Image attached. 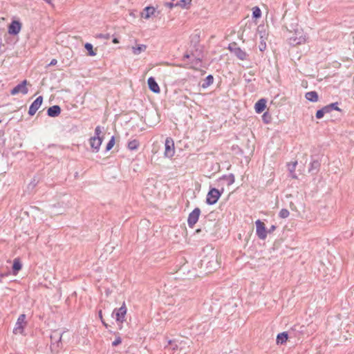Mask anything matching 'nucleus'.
Instances as JSON below:
<instances>
[{"mask_svg": "<svg viewBox=\"0 0 354 354\" xmlns=\"http://www.w3.org/2000/svg\"><path fill=\"white\" fill-rule=\"evenodd\" d=\"M63 333L59 330H54L50 336L51 345L50 349L53 352H58L59 348L62 346V337Z\"/></svg>", "mask_w": 354, "mask_h": 354, "instance_id": "obj_1", "label": "nucleus"}, {"mask_svg": "<svg viewBox=\"0 0 354 354\" xmlns=\"http://www.w3.org/2000/svg\"><path fill=\"white\" fill-rule=\"evenodd\" d=\"M227 49L241 61L247 60L249 55L240 47L236 42H232L228 45Z\"/></svg>", "mask_w": 354, "mask_h": 354, "instance_id": "obj_2", "label": "nucleus"}, {"mask_svg": "<svg viewBox=\"0 0 354 354\" xmlns=\"http://www.w3.org/2000/svg\"><path fill=\"white\" fill-rule=\"evenodd\" d=\"M223 192V189H222L221 191H219L218 189L214 187L210 188L207 194L206 203L209 205L216 204L221 197Z\"/></svg>", "mask_w": 354, "mask_h": 354, "instance_id": "obj_3", "label": "nucleus"}, {"mask_svg": "<svg viewBox=\"0 0 354 354\" xmlns=\"http://www.w3.org/2000/svg\"><path fill=\"white\" fill-rule=\"evenodd\" d=\"M127 314V307L125 303L123 302L122 306L119 308H115L113 315L115 316L116 322L120 323L119 328H122V324L125 321V315Z\"/></svg>", "mask_w": 354, "mask_h": 354, "instance_id": "obj_4", "label": "nucleus"}, {"mask_svg": "<svg viewBox=\"0 0 354 354\" xmlns=\"http://www.w3.org/2000/svg\"><path fill=\"white\" fill-rule=\"evenodd\" d=\"M289 44L292 46L301 44L306 41V36L301 30H295V32L292 36L289 37Z\"/></svg>", "mask_w": 354, "mask_h": 354, "instance_id": "obj_5", "label": "nucleus"}, {"mask_svg": "<svg viewBox=\"0 0 354 354\" xmlns=\"http://www.w3.org/2000/svg\"><path fill=\"white\" fill-rule=\"evenodd\" d=\"M26 326V315L21 314L19 316V317L17 319V321L16 323V326L13 329V333L15 334H18V333L22 334Z\"/></svg>", "mask_w": 354, "mask_h": 354, "instance_id": "obj_6", "label": "nucleus"}, {"mask_svg": "<svg viewBox=\"0 0 354 354\" xmlns=\"http://www.w3.org/2000/svg\"><path fill=\"white\" fill-rule=\"evenodd\" d=\"M201 212L200 208L196 207L192 212L189 213L187 218V223L189 227L192 228L198 222Z\"/></svg>", "mask_w": 354, "mask_h": 354, "instance_id": "obj_7", "label": "nucleus"}, {"mask_svg": "<svg viewBox=\"0 0 354 354\" xmlns=\"http://www.w3.org/2000/svg\"><path fill=\"white\" fill-rule=\"evenodd\" d=\"M255 224L257 227L256 232L259 239L261 240L266 239V238L267 237V230L264 223L262 222L261 220H257L255 222Z\"/></svg>", "mask_w": 354, "mask_h": 354, "instance_id": "obj_8", "label": "nucleus"}, {"mask_svg": "<svg viewBox=\"0 0 354 354\" xmlns=\"http://www.w3.org/2000/svg\"><path fill=\"white\" fill-rule=\"evenodd\" d=\"M27 83V80H24L21 83L18 84L10 91L11 95H15L19 93H21L24 95L27 94L28 92V89L26 86Z\"/></svg>", "mask_w": 354, "mask_h": 354, "instance_id": "obj_9", "label": "nucleus"}, {"mask_svg": "<svg viewBox=\"0 0 354 354\" xmlns=\"http://www.w3.org/2000/svg\"><path fill=\"white\" fill-rule=\"evenodd\" d=\"M165 155L166 157L171 158L174 155V142L172 138H167L165 140Z\"/></svg>", "mask_w": 354, "mask_h": 354, "instance_id": "obj_10", "label": "nucleus"}, {"mask_svg": "<svg viewBox=\"0 0 354 354\" xmlns=\"http://www.w3.org/2000/svg\"><path fill=\"white\" fill-rule=\"evenodd\" d=\"M320 167L321 159L319 157L315 158L313 156H312V160L308 168V172L311 173L312 174H317L320 169Z\"/></svg>", "mask_w": 354, "mask_h": 354, "instance_id": "obj_11", "label": "nucleus"}, {"mask_svg": "<svg viewBox=\"0 0 354 354\" xmlns=\"http://www.w3.org/2000/svg\"><path fill=\"white\" fill-rule=\"evenodd\" d=\"M43 102V97L39 96L37 97L34 102L30 104L28 110V114L30 116H32L35 114L37 110L40 108L41 104Z\"/></svg>", "mask_w": 354, "mask_h": 354, "instance_id": "obj_12", "label": "nucleus"}, {"mask_svg": "<svg viewBox=\"0 0 354 354\" xmlns=\"http://www.w3.org/2000/svg\"><path fill=\"white\" fill-rule=\"evenodd\" d=\"M201 265H205L207 268H209V272H211L212 269H216V258L214 256H212L210 258H209L207 256H205L203 259H201Z\"/></svg>", "mask_w": 354, "mask_h": 354, "instance_id": "obj_13", "label": "nucleus"}, {"mask_svg": "<svg viewBox=\"0 0 354 354\" xmlns=\"http://www.w3.org/2000/svg\"><path fill=\"white\" fill-rule=\"evenodd\" d=\"M21 29V23L19 21H12L8 26V33L11 35H17Z\"/></svg>", "mask_w": 354, "mask_h": 354, "instance_id": "obj_14", "label": "nucleus"}, {"mask_svg": "<svg viewBox=\"0 0 354 354\" xmlns=\"http://www.w3.org/2000/svg\"><path fill=\"white\" fill-rule=\"evenodd\" d=\"M147 84L149 90L154 93H159L160 92V87L153 77H150L147 80Z\"/></svg>", "mask_w": 354, "mask_h": 354, "instance_id": "obj_15", "label": "nucleus"}, {"mask_svg": "<svg viewBox=\"0 0 354 354\" xmlns=\"http://www.w3.org/2000/svg\"><path fill=\"white\" fill-rule=\"evenodd\" d=\"M103 138L101 137H91L90 138V145L94 151L97 152L102 145Z\"/></svg>", "mask_w": 354, "mask_h": 354, "instance_id": "obj_16", "label": "nucleus"}, {"mask_svg": "<svg viewBox=\"0 0 354 354\" xmlns=\"http://www.w3.org/2000/svg\"><path fill=\"white\" fill-rule=\"evenodd\" d=\"M61 111V108L59 105H53L48 109L47 115L49 117L55 118L60 114Z\"/></svg>", "mask_w": 354, "mask_h": 354, "instance_id": "obj_17", "label": "nucleus"}, {"mask_svg": "<svg viewBox=\"0 0 354 354\" xmlns=\"http://www.w3.org/2000/svg\"><path fill=\"white\" fill-rule=\"evenodd\" d=\"M266 102L267 101L264 98L259 100L254 105L255 111L257 113H262L266 108Z\"/></svg>", "mask_w": 354, "mask_h": 354, "instance_id": "obj_18", "label": "nucleus"}, {"mask_svg": "<svg viewBox=\"0 0 354 354\" xmlns=\"http://www.w3.org/2000/svg\"><path fill=\"white\" fill-rule=\"evenodd\" d=\"M305 97L306 100L312 102H316L319 100L318 93L315 91L307 92L305 95Z\"/></svg>", "mask_w": 354, "mask_h": 354, "instance_id": "obj_19", "label": "nucleus"}, {"mask_svg": "<svg viewBox=\"0 0 354 354\" xmlns=\"http://www.w3.org/2000/svg\"><path fill=\"white\" fill-rule=\"evenodd\" d=\"M155 10H156L153 6H147L141 14L142 17L145 19H149L151 15L154 14Z\"/></svg>", "mask_w": 354, "mask_h": 354, "instance_id": "obj_20", "label": "nucleus"}, {"mask_svg": "<svg viewBox=\"0 0 354 354\" xmlns=\"http://www.w3.org/2000/svg\"><path fill=\"white\" fill-rule=\"evenodd\" d=\"M22 268V264L19 258H16L13 261L12 264V273L16 275Z\"/></svg>", "mask_w": 354, "mask_h": 354, "instance_id": "obj_21", "label": "nucleus"}, {"mask_svg": "<svg viewBox=\"0 0 354 354\" xmlns=\"http://www.w3.org/2000/svg\"><path fill=\"white\" fill-rule=\"evenodd\" d=\"M288 338V334L287 332H283L279 333L277 336V344H285Z\"/></svg>", "mask_w": 354, "mask_h": 354, "instance_id": "obj_22", "label": "nucleus"}, {"mask_svg": "<svg viewBox=\"0 0 354 354\" xmlns=\"http://www.w3.org/2000/svg\"><path fill=\"white\" fill-rule=\"evenodd\" d=\"M338 105L339 103L336 102L324 106V108L326 109L325 111H326L327 113H330L332 111H338L342 112V110L340 108H339Z\"/></svg>", "mask_w": 354, "mask_h": 354, "instance_id": "obj_23", "label": "nucleus"}, {"mask_svg": "<svg viewBox=\"0 0 354 354\" xmlns=\"http://www.w3.org/2000/svg\"><path fill=\"white\" fill-rule=\"evenodd\" d=\"M195 50H191V55L192 58H203V50L201 49H199L198 45L194 44V46Z\"/></svg>", "mask_w": 354, "mask_h": 354, "instance_id": "obj_24", "label": "nucleus"}, {"mask_svg": "<svg viewBox=\"0 0 354 354\" xmlns=\"http://www.w3.org/2000/svg\"><path fill=\"white\" fill-rule=\"evenodd\" d=\"M214 82V77L212 75H208L204 80L201 86L203 88H206L209 86Z\"/></svg>", "mask_w": 354, "mask_h": 354, "instance_id": "obj_25", "label": "nucleus"}, {"mask_svg": "<svg viewBox=\"0 0 354 354\" xmlns=\"http://www.w3.org/2000/svg\"><path fill=\"white\" fill-rule=\"evenodd\" d=\"M139 145H140L139 141L136 139H134L128 142L127 147L129 149L133 151V150L138 149Z\"/></svg>", "mask_w": 354, "mask_h": 354, "instance_id": "obj_26", "label": "nucleus"}, {"mask_svg": "<svg viewBox=\"0 0 354 354\" xmlns=\"http://www.w3.org/2000/svg\"><path fill=\"white\" fill-rule=\"evenodd\" d=\"M221 179L227 180V185H231L234 183L235 177L233 174H230L229 175H223Z\"/></svg>", "mask_w": 354, "mask_h": 354, "instance_id": "obj_27", "label": "nucleus"}, {"mask_svg": "<svg viewBox=\"0 0 354 354\" xmlns=\"http://www.w3.org/2000/svg\"><path fill=\"white\" fill-rule=\"evenodd\" d=\"M147 49V46L144 44H139L136 47H133L132 50L133 54L139 55L141 52L145 51Z\"/></svg>", "mask_w": 354, "mask_h": 354, "instance_id": "obj_28", "label": "nucleus"}, {"mask_svg": "<svg viewBox=\"0 0 354 354\" xmlns=\"http://www.w3.org/2000/svg\"><path fill=\"white\" fill-rule=\"evenodd\" d=\"M85 49L88 51V55L90 56H95L96 55V52L93 50V46L90 43H86L84 44Z\"/></svg>", "mask_w": 354, "mask_h": 354, "instance_id": "obj_29", "label": "nucleus"}, {"mask_svg": "<svg viewBox=\"0 0 354 354\" xmlns=\"http://www.w3.org/2000/svg\"><path fill=\"white\" fill-rule=\"evenodd\" d=\"M191 4V0H180L175 3L176 6H179L182 8H187L188 5Z\"/></svg>", "mask_w": 354, "mask_h": 354, "instance_id": "obj_30", "label": "nucleus"}, {"mask_svg": "<svg viewBox=\"0 0 354 354\" xmlns=\"http://www.w3.org/2000/svg\"><path fill=\"white\" fill-rule=\"evenodd\" d=\"M261 16V11L260 8L257 6H255L252 8V17L254 19H259Z\"/></svg>", "mask_w": 354, "mask_h": 354, "instance_id": "obj_31", "label": "nucleus"}, {"mask_svg": "<svg viewBox=\"0 0 354 354\" xmlns=\"http://www.w3.org/2000/svg\"><path fill=\"white\" fill-rule=\"evenodd\" d=\"M202 59L203 58H193L192 60L191 61V64H192V66L191 68H194V69H196V67L200 66V64L202 62Z\"/></svg>", "mask_w": 354, "mask_h": 354, "instance_id": "obj_32", "label": "nucleus"}, {"mask_svg": "<svg viewBox=\"0 0 354 354\" xmlns=\"http://www.w3.org/2000/svg\"><path fill=\"white\" fill-rule=\"evenodd\" d=\"M262 120L265 124H269L272 120V116L268 111H266L263 114Z\"/></svg>", "mask_w": 354, "mask_h": 354, "instance_id": "obj_33", "label": "nucleus"}, {"mask_svg": "<svg viewBox=\"0 0 354 354\" xmlns=\"http://www.w3.org/2000/svg\"><path fill=\"white\" fill-rule=\"evenodd\" d=\"M325 110L326 109H325L324 106L323 108H322L321 109L317 110L315 113L316 118L317 119L322 118L324 117V114L327 113Z\"/></svg>", "mask_w": 354, "mask_h": 354, "instance_id": "obj_34", "label": "nucleus"}, {"mask_svg": "<svg viewBox=\"0 0 354 354\" xmlns=\"http://www.w3.org/2000/svg\"><path fill=\"white\" fill-rule=\"evenodd\" d=\"M115 143V137L112 136L111 138L110 139V140L109 141V142L106 145V151H110L113 148V147L114 146Z\"/></svg>", "mask_w": 354, "mask_h": 354, "instance_id": "obj_35", "label": "nucleus"}, {"mask_svg": "<svg viewBox=\"0 0 354 354\" xmlns=\"http://www.w3.org/2000/svg\"><path fill=\"white\" fill-rule=\"evenodd\" d=\"M289 214L290 212L287 209H281L279 212V216L281 218H286L288 217Z\"/></svg>", "mask_w": 354, "mask_h": 354, "instance_id": "obj_36", "label": "nucleus"}, {"mask_svg": "<svg viewBox=\"0 0 354 354\" xmlns=\"http://www.w3.org/2000/svg\"><path fill=\"white\" fill-rule=\"evenodd\" d=\"M95 37L97 39H103L108 40L110 39L111 35L109 33H105V34L99 33L95 35Z\"/></svg>", "mask_w": 354, "mask_h": 354, "instance_id": "obj_37", "label": "nucleus"}, {"mask_svg": "<svg viewBox=\"0 0 354 354\" xmlns=\"http://www.w3.org/2000/svg\"><path fill=\"white\" fill-rule=\"evenodd\" d=\"M261 40L260 44L259 45V48L260 51L263 52L266 50V43L264 41V39H263L262 36L261 37Z\"/></svg>", "mask_w": 354, "mask_h": 354, "instance_id": "obj_38", "label": "nucleus"}, {"mask_svg": "<svg viewBox=\"0 0 354 354\" xmlns=\"http://www.w3.org/2000/svg\"><path fill=\"white\" fill-rule=\"evenodd\" d=\"M122 343V339L121 337L118 335L115 338V339L112 342L113 346H116Z\"/></svg>", "mask_w": 354, "mask_h": 354, "instance_id": "obj_39", "label": "nucleus"}, {"mask_svg": "<svg viewBox=\"0 0 354 354\" xmlns=\"http://www.w3.org/2000/svg\"><path fill=\"white\" fill-rule=\"evenodd\" d=\"M101 132V127L100 126L96 127L95 129V136L93 137H100Z\"/></svg>", "mask_w": 354, "mask_h": 354, "instance_id": "obj_40", "label": "nucleus"}, {"mask_svg": "<svg viewBox=\"0 0 354 354\" xmlns=\"http://www.w3.org/2000/svg\"><path fill=\"white\" fill-rule=\"evenodd\" d=\"M297 164V162L295 161V162L292 163V166L289 165V171L290 172H293L295 170V167H296V165Z\"/></svg>", "mask_w": 354, "mask_h": 354, "instance_id": "obj_41", "label": "nucleus"}, {"mask_svg": "<svg viewBox=\"0 0 354 354\" xmlns=\"http://www.w3.org/2000/svg\"><path fill=\"white\" fill-rule=\"evenodd\" d=\"M202 230H205L206 232H208V230H207V226H206V224H205V223H204V224H203V228L197 229V230H196V233H199V232H202Z\"/></svg>", "mask_w": 354, "mask_h": 354, "instance_id": "obj_42", "label": "nucleus"}, {"mask_svg": "<svg viewBox=\"0 0 354 354\" xmlns=\"http://www.w3.org/2000/svg\"><path fill=\"white\" fill-rule=\"evenodd\" d=\"M10 272L0 273V283L3 282V279L6 277L9 276Z\"/></svg>", "mask_w": 354, "mask_h": 354, "instance_id": "obj_43", "label": "nucleus"}, {"mask_svg": "<svg viewBox=\"0 0 354 354\" xmlns=\"http://www.w3.org/2000/svg\"><path fill=\"white\" fill-rule=\"evenodd\" d=\"M276 228H277L276 225H271V227L267 230V234L273 232L276 230Z\"/></svg>", "mask_w": 354, "mask_h": 354, "instance_id": "obj_44", "label": "nucleus"}, {"mask_svg": "<svg viewBox=\"0 0 354 354\" xmlns=\"http://www.w3.org/2000/svg\"><path fill=\"white\" fill-rule=\"evenodd\" d=\"M165 6H166L167 7L170 8H173V7L176 6H175V3H172V2H166V3H165Z\"/></svg>", "mask_w": 354, "mask_h": 354, "instance_id": "obj_45", "label": "nucleus"}, {"mask_svg": "<svg viewBox=\"0 0 354 354\" xmlns=\"http://www.w3.org/2000/svg\"><path fill=\"white\" fill-rule=\"evenodd\" d=\"M192 57V55H191V52L189 53H185L184 55H183V59L185 60V59H189Z\"/></svg>", "mask_w": 354, "mask_h": 354, "instance_id": "obj_46", "label": "nucleus"}, {"mask_svg": "<svg viewBox=\"0 0 354 354\" xmlns=\"http://www.w3.org/2000/svg\"><path fill=\"white\" fill-rule=\"evenodd\" d=\"M57 63V59H53L48 65H49V66H54V65H55Z\"/></svg>", "mask_w": 354, "mask_h": 354, "instance_id": "obj_47", "label": "nucleus"}, {"mask_svg": "<svg viewBox=\"0 0 354 354\" xmlns=\"http://www.w3.org/2000/svg\"><path fill=\"white\" fill-rule=\"evenodd\" d=\"M101 322H102V324L105 326V328H108L110 326L108 324H106V323L104 321V319L101 320Z\"/></svg>", "mask_w": 354, "mask_h": 354, "instance_id": "obj_48", "label": "nucleus"}, {"mask_svg": "<svg viewBox=\"0 0 354 354\" xmlns=\"http://www.w3.org/2000/svg\"><path fill=\"white\" fill-rule=\"evenodd\" d=\"M112 42H113V44H118V43H119V39H118V38H116V37H114V38L113 39V40H112Z\"/></svg>", "mask_w": 354, "mask_h": 354, "instance_id": "obj_49", "label": "nucleus"}, {"mask_svg": "<svg viewBox=\"0 0 354 354\" xmlns=\"http://www.w3.org/2000/svg\"><path fill=\"white\" fill-rule=\"evenodd\" d=\"M98 315H99V317L100 319V320H102L103 319V317H102V310H99L98 312Z\"/></svg>", "mask_w": 354, "mask_h": 354, "instance_id": "obj_50", "label": "nucleus"}, {"mask_svg": "<svg viewBox=\"0 0 354 354\" xmlns=\"http://www.w3.org/2000/svg\"><path fill=\"white\" fill-rule=\"evenodd\" d=\"M44 1H46V3H48V4L53 6L52 0H44Z\"/></svg>", "mask_w": 354, "mask_h": 354, "instance_id": "obj_51", "label": "nucleus"}, {"mask_svg": "<svg viewBox=\"0 0 354 354\" xmlns=\"http://www.w3.org/2000/svg\"><path fill=\"white\" fill-rule=\"evenodd\" d=\"M110 333H113V332L111 330H109ZM114 335H116L115 333H113ZM117 335H119L118 333H117Z\"/></svg>", "mask_w": 354, "mask_h": 354, "instance_id": "obj_52", "label": "nucleus"}, {"mask_svg": "<svg viewBox=\"0 0 354 354\" xmlns=\"http://www.w3.org/2000/svg\"><path fill=\"white\" fill-rule=\"evenodd\" d=\"M1 122V120H0V123Z\"/></svg>", "mask_w": 354, "mask_h": 354, "instance_id": "obj_53", "label": "nucleus"}]
</instances>
